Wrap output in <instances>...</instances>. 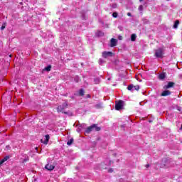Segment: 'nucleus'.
I'll list each match as a JSON object with an SVG mask.
<instances>
[{
    "instance_id": "6ab92c4d",
    "label": "nucleus",
    "mask_w": 182,
    "mask_h": 182,
    "mask_svg": "<svg viewBox=\"0 0 182 182\" xmlns=\"http://www.w3.org/2000/svg\"><path fill=\"white\" fill-rule=\"evenodd\" d=\"M95 107L96 108V109H102V104H97V105H95Z\"/></svg>"
},
{
    "instance_id": "f8f14e48",
    "label": "nucleus",
    "mask_w": 182,
    "mask_h": 182,
    "mask_svg": "<svg viewBox=\"0 0 182 182\" xmlns=\"http://www.w3.org/2000/svg\"><path fill=\"white\" fill-rule=\"evenodd\" d=\"M159 79H160V80H164V79H166V73L159 74Z\"/></svg>"
},
{
    "instance_id": "a878e982",
    "label": "nucleus",
    "mask_w": 182,
    "mask_h": 182,
    "mask_svg": "<svg viewBox=\"0 0 182 182\" xmlns=\"http://www.w3.org/2000/svg\"><path fill=\"white\" fill-rule=\"evenodd\" d=\"M176 109H177V110H178V112H181V107H177Z\"/></svg>"
},
{
    "instance_id": "7c9ffc66",
    "label": "nucleus",
    "mask_w": 182,
    "mask_h": 182,
    "mask_svg": "<svg viewBox=\"0 0 182 182\" xmlns=\"http://www.w3.org/2000/svg\"><path fill=\"white\" fill-rule=\"evenodd\" d=\"M95 83H99V80L95 79Z\"/></svg>"
},
{
    "instance_id": "393cba45",
    "label": "nucleus",
    "mask_w": 182,
    "mask_h": 182,
    "mask_svg": "<svg viewBox=\"0 0 182 182\" xmlns=\"http://www.w3.org/2000/svg\"><path fill=\"white\" fill-rule=\"evenodd\" d=\"M99 62H100V65L105 63V61L102 59H100Z\"/></svg>"
},
{
    "instance_id": "473e14b6",
    "label": "nucleus",
    "mask_w": 182,
    "mask_h": 182,
    "mask_svg": "<svg viewBox=\"0 0 182 182\" xmlns=\"http://www.w3.org/2000/svg\"><path fill=\"white\" fill-rule=\"evenodd\" d=\"M127 16H132V13H129V12L127 13Z\"/></svg>"
},
{
    "instance_id": "4be33fe9",
    "label": "nucleus",
    "mask_w": 182,
    "mask_h": 182,
    "mask_svg": "<svg viewBox=\"0 0 182 182\" xmlns=\"http://www.w3.org/2000/svg\"><path fill=\"white\" fill-rule=\"evenodd\" d=\"M117 12H114L113 14H112V16H113V18H117Z\"/></svg>"
},
{
    "instance_id": "4468645a",
    "label": "nucleus",
    "mask_w": 182,
    "mask_h": 182,
    "mask_svg": "<svg viewBox=\"0 0 182 182\" xmlns=\"http://www.w3.org/2000/svg\"><path fill=\"white\" fill-rule=\"evenodd\" d=\"M96 36H99V37H101V36H105V33H103V31H97V33H96Z\"/></svg>"
},
{
    "instance_id": "5701e85b",
    "label": "nucleus",
    "mask_w": 182,
    "mask_h": 182,
    "mask_svg": "<svg viewBox=\"0 0 182 182\" xmlns=\"http://www.w3.org/2000/svg\"><path fill=\"white\" fill-rule=\"evenodd\" d=\"M82 130H83L82 128H80V127H78L77 128V132H78V133H80V132L82 131Z\"/></svg>"
},
{
    "instance_id": "2f4dec72",
    "label": "nucleus",
    "mask_w": 182,
    "mask_h": 182,
    "mask_svg": "<svg viewBox=\"0 0 182 182\" xmlns=\"http://www.w3.org/2000/svg\"><path fill=\"white\" fill-rule=\"evenodd\" d=\"M146 168H149L150 167V164H146Z\"/></svg>"
},
{
    "instance_id": "58836bf2",
    "label": "nucleus",
    "mask_w": 182,
    "mask_h": 182,
    "mask_svg": "<svg viewBox=\"0 0 182 182\" xmlns=\"http://www.w3.org/2000/svg\"><path fill=\"white\" fill-rule=\"evenodd\" d=\"M9 57L11 58V55H10Z\"/></svg>"
},
{
    "instance_id": "2eb2a0df",
    "label": "nucleus",
    "mask_w": 182,
    "mask_h": 182,
    "mask_svg": "<svg viewBox=\"0 0 182 182\" xmlns=\"http://www.w3.org/2000/svg\"><path fill=\"white\" fill-rule=\"evenodd\" d=\"M9 159V156H6L4 159H1L0 161V166L1 164H4V163H5V161H6V160H8Z\"/></svg>"
},
{
    "instance_id": "7ed1b4c3",
    "label": "nucleus",
    "mask_w": 182,
    "mask_h": 182,
    "mask_svg": "<svg viewBox=\"0 0 182 182\" xmlns=\"http://www.w3.org/2000/svg\"><path fill=\"white\" fill-rule=\"evenodd\" d=\"M124 107V102L122 100H119L115 103V110H122Z\"/></svg>"
},
{
    "instance_id": "39448f33",
    "label": "nucleus",
    "mask_w": 182,
    "mask_h": 182,
    "mask_svg": "<svg viewBox=\"0 0 182 182\" xmlns=\"http://www.w3.org/2000/svg\"><path fill=\"white\" fill-rule=\"evenodd\" d=\"M164 52L163 48H159L155 51V56L156 58H163Z\"/></svg>"
},
{
    "instance_id": "423d86ee",
    "label": "nucleus",
    "mask_w": 182,
    "mask_h": 182,
    "mask_svg": "<svg viewBox=\"0 0 182 182\" xmlns=\"http://www.w3.org/2000/svg\"><path fill=\"white\" fill-rule=\"evenodd\" d=\"M112 56H113V53L110 51L102 52V58H105V59L109 57L112 58Z\"/></svg>"
},
{
    "instance_id": "b1692460",
    "label": "nucleus",
    "mask_w": 182,
    "mask_h": 182,
    "mask_svg": "<svg viewBox=\"0 0 182 182\" xmlns=\"http://www.w3.org/2000/svg\"><path fill=\"white\" fill-rule=\"evenodd\" d=\"M72 143H73V138H71V139L69 140V146H70V144H72Z\"/></svg>"
},
{
    "instance_id": "cd10ccee",
    "label": "nucleus",
    "mask_w": 182,
    "mask_h": 182,
    "mask_svg": "<svg viewBox=\"0 0 182 182\" xmlns=\"http://www.w3.org/2000/svg\"><path fill=\"white\" fill-rule=\"evenodd\" d=\"M1 29V31H4V29H5V26H2Z\"/></svg>"
},
{
    "instance_id": "e433bc0d",
    "label": "nucleus",
    "mask_w": 182,
    "mask_h": 182,
    "mask_svg": "<svg viewBox=\"0 0 182 182\" xmlns=\"http://www.w3.org/2000/svg\"><path fill=\"white\" fill-rule=\"evenodd\" d=\"M143 1H144V0H139V2H143Z\"/></svg>"
},
{
    "instance_id": "412c9836",
    "label": "nucleus",
    "mask_w": 182,
    "mask_h": 182,
    "mask_svg": "<svg viewBox=\"0 0 182 182\" xmlns=\"http://www.w3.org/2000/svg\"><path fill=\"white\" fill-rule=\"evenodd\" d=\"M79 127H80V128H82V129H86V124H80L79 125Z\"/></svg>"
},
{
    "instance_id": "f704fd0d",
    "label": "nucleus",
    "mask_w": 182,
    "mask_h": 182,
    "mask_svg": "<svg viewBox=\"0 0 182 182\" xmlns=\"http://www.w3.org/2000/svg\"><path fill=\"white\" fill-rule=\"evenodd\" d=\"M117 5L116 4H113V8H116Z\"/></svg>"
},
{
    "instance_id": "1a4fd4ad",
    "label": "nucleus",
    "mask_w": 182,
    "mask_h": 182,
    "mask_svg": "<svg viewBox=\"0 0 182 182\" xmlns=\"http://www.w3.org/2000/svg\"><path fill=\"white\" fill-rule=\"evenodd\" d=\"M46 170H48L49 171H52V170H53L55 168V166H53L50 164H48L47 165H46Z\"/></svg>"
},
{
    "instance_id": "6e6552de",
    "label": "nucleus",
    "mask_w": 182,
    "mask_h": 182,
    "mask_svg": "<svg viewBox=\"0 0 182 182\" xmlns=\"http://www.w3.org/2000/svg\"><path fill=\"white\" fill-rule=\"evenodd\" d=\"M116 45H117V41L114 38H112L110 40V47L114 48V46H116Z\"/></svg>"
},
{
    "instance_id": "9b49d317",
    "label": "nucleus",
    "mask_w": 182,
    "mask_h": 182,
    "mask_svg": "<svg viewBox=\"0 0 182 182\" xmlns=\"http://www.w3.org/2000/svg\"><path fill=\"white\" fill-rule=\"evenodd\" d=\"M171 95V92L168 90H164L161 94V96H170Z\"/></svg>"
},
{
    "instance_id": "c85d7f7f",
    "label": "nucleus",
    "mask_w": 182,
    "mask_h": 182,
    "mask_svg": "<svg viewBox=\"0 0 182 182\" xmlns=\"http://www.w3.org/2000/svg\"><path fill=\"white\" fill-rule=\"evenodd\" d=\"M6 150H9V149H11V147L9 146H6Z\"/></svg>"
},
{
    "instance_id": "ddd939ff",
    "label": "nucleus",
    "mask_w": 182,
    "mask_h": 182,
    "mask_svg": "<svg viewBox=\"0 0 182 182\" xmlns=\"http://www.w3.org/2000/svg\"><path fill=\"white\" fill-rule=\"evenodd\" d=\"M179 24H180V21L178 20L176 21L173 24V28L177 29V28H178Z\"/></svg>"
},
{
    "instance_id": "f257e3e1",
    "label": "nucleus",
    "mask_w": 182,
    "mask_h": 182,
    "mask_svg": "<svg viewBox=\"0 0 182 182\" xmlns=\"http://www.w3.org/2000/svg\"><path fill=\"white\" fill-rule=\"evenodd\" d=\"M100 127L96 126V124H92V126L88 127L85 129V134H89L91 132L95 131V132H100Z\"/></svg>"
},
{
    "instance_id": "aec40b11",
    "label": "nucleus",
    "mask_w": 182,
    "mask_h": 182,
    "mask_svg": "<svg viewBox=\"0 0 182 182\" xmlns=\"http://www.w3.org/2000/svg\"><path fill=\"white\" fill-rule=\"evenodd\" d=\"M138 9H139V12H141H141H143V9H144L143 5H140L139 6Z\"/></svg>"
},
{
    "instance_id": "a211bd4d",
    "label": "nucleus",
    "mask_w": 182,
    "mask_h": 182,
    "mask_svg": "<svg viewBox=\"0 0 182 182\" xmlns=\"http://www.w3.org/2000/svg\"><path fill=\"white\" fill-rule=\"evenodd\" d=\"M50 69H52V66L50 65H48L45 68V70H46L47 72H50Z\"/></svg>"
},
{
    "instance_id": "dca6fc26",
    "label": "nucleus",
    "mask_w": 182,
    "mask_h": 182,
    "mask_svg": "<svg viewBox=\"0 0 182 182\" xmlns=\"http://www.w3.org/2000/svg\"><path fill=\"white\" fill-rule=\"evenodd\" d=\"M136 38H137L136 34H132V36H131V41H132V42H134L136 41Z\"/></svg>"
},
{
    "instance_id": "bb28decb",
    "label": "nucleus",
    "mask_w": 182,
    "mask_h": 182,
    "mask_svg": "<svg viewBox=\"0 0 182 182\" xmlns=\"http://www.w3.org/2000/svg\"><path fill=\"white\" fill-rule=\"evenodd\" d=\"M75 82H79V77H75Z\"/></svg>"
},
{
    "instance_id": "f03ea898",
    "label": "nucleus",
    "mask_w": 182,
    "mask_h": 182,
    "mask_svg": "<svg viewBox=\"0 0 182 182\" xmlns=\"http://www.w3.org/2000/svg\"><path fill=\"white\" fill-rule=\"evenodd\" d=\"M66 109H68V104L64 103V104H63V105L58 106V112L68 114V112H66Z\"/></svg>"
},
{
    "instance_id": "0eeeda50",
    "label": "nucleus",
    "mask_w": 182,
    "mask_h": 182,
    "mask_svg": "<svg viewBox=\"0 0 182 182\" xmlns=\"http://www.w3.org/2000/svg\"><path fill=\"white\" fill-rule=\"evenodd\" d=\"M50 138L49 135H46L45 138L41 139V143H43V144H48V143H49Z\"/></svg>"
},
{
    "instance_id": "c9c22d12",
    "label": "nucleus",
    "mask_w": 182,
    "mask_h": 182,
    "mask_svg": "<svg viewBox=\"0 0 182 182\" xmlns=\"http://www.w3.org/2000/svg\"><path fill=\"white\" fill-rule=\"evenodd\" d=\"M67 144H68V146H69V141H67Z\"/></svg>"
},
{
    "instance_id": "72a5a7b5",
    "label": "nucleus",
    "mask_w": 182,
    "mask_h": 182,
    "mask_svg": "<svg viewBox=\"0 0 182 182\" xmlns=\"http://www.w3.org/2000/svg\"><path fill=\"white\" fill-rule=\"evenodd\" d=\"M87 98H90V95H89V94L87 95Z\"/></svg>"
},
{
    "instance_id": "f3484780",
    "label": "nucleus",
    "mask_w": 182,
    "mask_h": 182,
    "mask_svg": "<svg viewBox=\"0 0 182 182\" xmlns=\"http://www.w3.org/2000/svg\"><path fill=\"white\" fill-rule=\"evenodd\" d=\"M79 95L80 96H85V90L83 89H80L79 90Z\"/></svg>"
},
{
    "instance_id": "9d476101",
    "label": "nucleus",
    "mask_w": 182,
    "mask_h": 182,
    "mask_svg": "<svg viewBox=\"0 0 182 182\" xmlns=\"http://www.w3.org/2000/svg\"><path fill=\"white\" fill-rule=\"evenodd\" d=\"M173 86H174V82H168V85H165L164 87V88L165 89H170V87H173Z\"/></svg>"
},
{
    "instance_id": "20e7f679",
    "label": "nucleus",
    "mask_w": 182,
    "mask_h": 182,
    "mask_svg": "<svg viewBox=\"0 0 182 182\" xmlns=\"http://www.w3.org/2000/svg\"><path fill=\"white\" fill-rule=\"evenodd\" d=\"M139 89H140V86L134 85L133 84H131L127 87V90L130 92H134V90H139Z\"/></svg>"
},
{
    "instance_id": "4c0bfd02",
    "label": "nucleus",
    "mask_w": 182,
    "mask_h": 182,
    "mask_svg": "<svg viewBox=\"0 0 182 182\" xmlns=\"http://www.w3.org/2000/svg\"><path fill=\"white\" fill-rule=\"evenodd\" d=\"M119 39H122V37H119Z\"/></svg>"
},
{
    "instance_id": "c756f323",
    "label": "nucleus",
    "mask_w": 182,
    "mask_h": 182,
    "mask_svg": "<svg viewBox=\"0 0 182 182\" xmlns=\"http://www.w3.org/2000/svg\"><path fill=\"white\" fill-rule=\"evenodd\" d=\"M109 173H113V169L112 168L109 169Z\"/></svg>"
}]
</instances>
